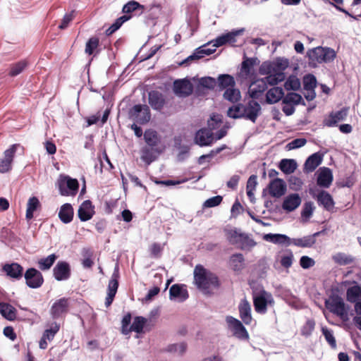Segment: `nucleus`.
Segmentation results:
<instances>
[{"mask_svg": "<svg viewBox=\"0 0 361 361\" xmlns=\"http://www.w3.org/2000/svg\"><path fill=\"white\" fill-rule=\"evenodd\" d=\"M348 112V109L345 107L337 111H332L329 118L324 120V125L327 127L335 126L338 122L345 119Z\"/></svg>", "mask_w": 361, "mask_h": 361, "instance_id": "nucleus-22", "label": "nucleus"}, {"mask_svg": "<svg viewBox=\"0 0 361 361\" xmlns=\"http://www.w3.org/2000/svg\"><path fill=\"white\" fill-rule=\"evenodd\" d=\"M212 43H214V40L197 48V54L202 56V58L213 54L216 51V47H214L213 44L212 45Z\"/></svg>", "mask_w": 361, "mask_h": 361, "instance_id": "nucleus-50", "label": "nucleus"}, {"mask_svg": "<svg viewBox=\"0 0 361 361\" xmlns=\"http://www.w3.org/2000/svg\"><path fill=\"white\" fill-rule=\"evenodd\" d=\"M27 66V63L25 60L13 63L11 66L8 75L11 77H16L20 74L26 68Z\"/></svg>", "mask_w": 361, "mask_h": 361, "instance_id": "nucleus-47", "label": "nucleus"}, {"mask_svg": "<svg viewBox=\"0 0 361 361\" xmlns=\"http://www.w3.org/2000/svg\"><path fill=\"white\" fill-rule=\"evenodd\" d=\"M18 146L19 145L14 144L4 152V158L0 159V173H4L11 170V163Z\"/></svg>", "mask_w": 361, "mask_h": 361, "instance_id": "nucleus-16", "label": "nucleus"}, {"mask_svg": "<svg viewBox=\"0 0 361 361\" xmlns=\"http://www.w3.org/2000/svg\"><path fill=\"white\" fill-rule=\"evenodd\" d=\"M223 197L220 195H216L207 199L204 203L203 207L206 208L214 207L218 206L222 202Z\"/></svg>", "mask_w": 361, "mask_h": 361, "instance_id": "nucleus-63", "label": "nucleus"}, {"mask_svg": "<svg viewBox=\"0 0 361 361\" xmlns=\"http://www.w3.org/2000/svg\"><path fill=\"white\" fill-rule=\"evenodd\" d=\"M147 320L145 317L137 316L134 318L133 322L131 324V329L133 330V331L140 334L142 332L143 327L146 323Z\"/></svg>", "mask_w": 361, "mask_h": 361, "instance_id": "nucleus-54", "label": "nucleus"}, {"mask_svg": "<svg viewBox=\"0 0 361 361\" xmlns=\"http://www.w3.org/2000/svg\"><path fill=\"white\" fill-rule=\"evenodd\" d=\"M58 256L56 254H51L47 257L38 260V268L42 271L49 270L57 259Z\"/></svg>", "mask_w": 361, "mask_h": 361, "instance_id": "nucleus-40", "label": "nucleus"}, {"mask_svg": "<svg viewBox=\"0 0 361 361\" xmlns=\"http://www.w3.org/2000/svg\"><path fill=\"white\" fill-rule=\"evenodd\" d=\"M200 85L204 88L214 90L217 86V81L212 77H203L200 80Z\"/></svg>", "mask_w": 361, "mask_h": 361, "instance_id": "nucleus-56", "label": "nucleus"}, {"mask_svg": "<svg viewBox=\"0 0 361 361\" xmlns=\"http://www.w3.org/2000/svg\"><path fill=\"white\" fill-rule=\"evenodd\" d=\"M346 300L354 305L361 302V287L358 285L349 287L346 290Z\"/></svg>", "mask_w": 361, "mask_h": 361, "instance_id": "nucleus-34", "label": "nucleus"}, {"mask_svg": "<svg viewBox=\"0 0 361 361\" xmlns=\"http://www.w3.org/2000/svg\"><path fill=\"white\" fill-rule=\"evenodd\" d=\"M229 267L237 274L241 273L245 269V257L241 253H235L231 255L228 259Z\"/></svg>", "mask_w": 361, "mask_h": 361, "instance_id": "nucleus-25", "label": "nucleus"}, {"mask_svg": "<svg viewBox=\"0 0 361 361\" xmlns=\"http://www.w3.org/2000/svg\"><path fill=\"white\" fill-rule=\"evenodd\" d=\"M325 232L324 230L316 232L312 235H306L300 238H293L290 240V244L300 247H311L316 243V238Z\"/></svg>", "mask_w": 361, "mask_h": 361, "instance_id": "nucleus-19", "label": "nucleus"}, {"mask_svg": "<svg viewBox=\"0 0 361 361\" xmlns=\"http://www.w3.org/2000/svg\"><path fill=\"white\" fill-rule=\"evenodd\" d=\"M145 6L136 1L132 0L126 3L122 8L123 13L130 15L133 12H138L139 14L143 13Z\"/></svg>", "mask_w": 361, "mask_h": 361, "instance_id": "nucleus-38", "label": "nucleus"}, {"mask_svg": "<svg viewBox=\"0 0 361 361\" xmlns=\"http://www.w3.org/2000/svg\"><path fill=\"white\" fill-rule=\"evenodd\" d=\"M148 99L151 107L157 111H161L166 103L163 94L157 90L149 92Z\"/></svg>", "mask_w": 361, "mask_h": 361, "instance_id": "nucleus-26", "label": "nucleus"}, {"mask_svg": "<svg viewBox=\"0 0 361 361\" xmlns=\"http://www.w3.org/2000/svg\"><path fill=\"white\" fill-rule=\"evenodd\" d=\"M317 86L316 77L312 74H307L303 78V89L305 90H314Z\"/></svg>", "mask_w": 361, "mask_h": 361, "instance_id": "nucleus-52", "label": "nucleus"}, {"mask_svg": "<svg viewBox=\"0 0 361 361\" xmlns=\"http://www.w3.org/2000/svg\"><path fill=\"white\" fill-rule=\"evenodd\" d=\"M255 63V59L253 58H246L243 60L241 64V71L245 73V74H249L252 67Z\"/></svg>", "mask_w": 361, "mask_h": 361, "instance_id": "nucleus-62", "label": "nucleus"}, {"mask_svg": "<svg viewBox=\"0 0 361 361\" xmlns=\"http://www.w3.org/2000/svg\"><path fill=\"white\" fill-rule=\"evenodd\" d=\"M240 248L243 250L250 251L256 245L255 240L246 233L240 234Z\"/></svg>", "mask_w": 361, "mask_h": 361, "instance_id": "nucleus-45", "label": "nucleus"}, {"mask_svg": "<svg viewBox=\"0 0 361 361\" xmlns=\"http://www.w3.org/2000/svg\"><path fill=\"white\" fill-rule=\"evenodd\" d=\"M322 331L327 343L331 348H335L336 347V341L334 336L333 331L326 327H322Z\"/></svg>", "mask_w": 361, "mask_h": 361, "instance_id": "nucleus-58", "label": "nucleus"}, {"mask_svg": "<svg viewBox=\"0 0 361 361\" xmlns=\"http://www.w3.org/2000/svg\"><path fill=\"white\" fill-rule=\"evenodd\" d=\"M68 299L62 298L57 300L51 306L50 314L53 319H59L68 310Z\"/></svg>", "mask_w": 361, "mask_h": 361, "instance_id": "nucleus-18", "label": "nucleus"}, {"mask_svg": "<svg viewBox=\"0 0 361 361\" xmlns=\"http://www.w3.org/2000/svg\"><path fill=\"white\" fill-rule=\"evenodd\" d=\"M145 142L150 147H155L159 142V138L156 130L152 129L146 130L144 133Z\"/></svg>", "mask_w": 361, "mask_h": 361, "instance_id": "nucleus-44", "label": "nucleus"}, {"mask_svg": "<svg viewBox=\"0 0 361 361\" xmlns=\"http://www.w3.org/2000/svg\"><path fill=\"white\" fill-rule=\"evenodd\" d=\"M310 193L317 200L319 206L322 207L328 212L333 211L335 202L332 196L327 191L321 190L316 195L310 190Z\"/></svg>", "mask_w": 361, "mask_h": 361, "instance_id": "nucleus-10", "label": "nucleus"}, {"mask_svg": "<svg viewBox=\"0 0 361 361\" xmlns=\"http://www.w3.org/2000/svg\"><path fill=\"white\" fill-rule=\"evenodd\" d=\"M189 297L188 290L183 288V285L173 284L169 290V298L171 300H177L179 302L186 300Z\"/></svg>", "mask_w": 361, "mask_h": 361, "instance_id": "nucleus-28", "label": "nucleus"}, {"mask_svg": "<svg viewBox=\"0 0 361 361\" xmlns=\"http://www.w3.org/2000/svg\"><path fill=\"white\" fill-rule=\"evenodd\" d=\"M82 255L84 257L82 261V267L85 269L91 268L94 264L92 259V252L91 249L85 247L82 250Z\"/></svg>", "mask_w": 361, "mask_h": 361, "instance_id": "nucleus-49", "label": "nucleus"}, {"mask_svg": "<svg viewBox=\"0 0 361 361\" xmlns=\"http://www.w3.org/2000/svg\"><path fill=\"white\" fill-rule=\"evenodd\" d=\"M141 159L149 164L154 160L152 149L148 147H145L142 149Z\"/></svg>", "mask_w": 361, "mask_h": 361, "instance_id": "nucleus-60", "label": "nucleus"}, {"mask_svg": "<svg viewBox=\"0 0 361 361\" xmlns=\"http://www.w3.org/2000/svg\"><path fill=\"white\" fill-rule=\"evenodd\" d=\"M224 98L232 103H236L240 101L241 98L240 92L235 87H232L225 90L224 93Z\"/></svg>", "mask_w": 361, "mask_h": 361, "instance_id": "nucleus-43", "label": "nucleus"}, {"mask_svg": "<svg viewBox=\"0 0 361 361\" xmlns=\"http://www.w3.org/2000/svg\"><path fill=\"white\" fill-rule=\"evenodd\" d=\"M315 327V322L312 319H309L306 321L305 324L302 326L300 334L302 336L309 337Z\"/></svg>", "mask_w": 361, "mask_h": 361, "instance_id": "nucleus-55", "label": "nucleus"}, {"mask_svg": "<svg viewBox=\"0 0 361 361\" xmlns=\"http://www.w3.org/2000/svg\"><path fill=\"white\" fill-rule=\"evenodd\" d=\"M269 190L272 197H280L286 193V184L283 179L276 178L270 182Z\"/></svg>", "mask_w": 361, "mask_h": 361, "instance_id": "nucleus-20", "label": "nucleus"}, {"mask_svg": "<svg viewBox=\"0 0 361 361\" xmlns=\"http://www.w3.org/2000/svg\"><path fill=\"white\" fill-rule=\"evenodd\" d=\"M263 239L266 241L277 245H290L291 238L285 234L280 233H267L264 234Z\"/></svg>", "mask_w": 361, "mask_h": 361, "instance_id": "nucleus-31", "label": "nucleus"}, {"mask_svg": "<svg viewBox=\"0 0 361 361\" xmlns=\"http://www.w3.org/2000/svg\"><path fill=\"white\" fill-rule=\"evenodd\" d=\"M274 303V300L272 295L264 290L253 295L254 307L259 314H265L267 311V306L269 305H272Z\"/></svg>", "mask_w": 361, "mask_h": 361, "instance_id": "nucleus-6", "label": "nucleus"}, {"mask_svg": "<svg viewBox=\"0 0 361 361\" xmlns=\"http://www.w3.org/2000/svg\"><path fill=\"white\" fill-rule=\"evenodd\" d=\"M317 184L324 188H329L333 181V173L328 167H322L318 171Z\"/></svg>", "mask_w": 361, "mask_h": 361, "instance_id": "nucleus-17", "label": "nucleus"}, {"mask_svg": "<svg viewBox=\"0 0 361 361\" xmlns=\"http://www.w3.org/2000/svg\"><path fill=\"white\" fill-rule=\"evenodd\" d=\"M26 285L30 288H39L44 283L42 274L35 268H29L23 274Z\"/></svg>", "mask_w": 361, "mask_h": 361, "instance_id": "nucleus-8", "label": "nucleus"}, {"mask_svg": "<svg viewBox=\"0 0 361 361\" xmlns=\"http://www.w3.org/2000/svg\"><path fill=\"white\" fill-rule=\"evenodd\" d=\"M288 183L290 188L293 190H300L303 185L302 180L300 178L294 176L289 178Z\"/></svg>", "mask_w": 361, "mask_h": 361, "instance_id": "nucleus-61", "label": "nucleus"}, {"mask_svg": "<svg viewBox=\"0 0 361 361\" xmlns=\"http://www.w3.org/2000/svg\"><path fill=\"white\" fill-rule=\"evenodd\" d=\"M261 111L262 108L260 104L252 99L244 105V114L243 118L251 121L252 123H255L258 116L261 114Z\"/></svg>", "mask_w": 361, "mask_h": 361, "instance_id": "nucleus-13", "label": "nucleus"}, {"mask_svg": "<svg viewBox=\"0 0 361 361\" xmlns=\"http://www.w3.org/2000/svg\"><path fill=\"white\" fill-rule=\"evenodd\" d=\"M282 102L284 104H302L305 105V102H304L302 96L295 92H288L282 99Z\"/></svg>", "mask_w": 361, "mask_h": 361, "instance_id": "nucleus-39", "label": "nucleus"}, {"mask_svg": "<svg viewBox=\"0 0 361 361\" xmlns=\"http://www.w3.org/2000/svg\"><path fill=\"white\" fill-rule=\"evenodd\" d=\"M267 88L268 86L263 78L258 79L252 82L249 87L248 92L250 97L253 99H257L262 95Z\"/></svg>", "mask_w": 361, "mask_h": 361, "instance_id": "nucleus-23", "label": "nucleus"}, {"mask_svg": "<svg viewBox=\"0 0 361 361\" xmlns=\"http://www.w3.org/2000/svg\"><path fill=\"white\" fill-rule=\"evenodd\" d=\"M216 81L219 90H224L235 86L234 78L229 74L219 75Z\"/></svg>", "mask_w": 361, "mask_h": 361, "instance_id": "nucleus-33", "label": "nucleus"}, {"mask_svg": "<svg viewBox=\"0 0 361 361\" xmlns=\"http://www.w3.org/2000/svg\"><path fill=\"white\" fill-rule=\"evenodd\" d=\"M238 310L242 321L247 325L250 324L252 319L251 315V306L245 298L241 300L238 305Z\"/></svg>", "mask_w": 361, "mask_h": 361, "instance_id": "nucleus-30", "label": "nucleus"}, {"mask_svg": "<svg viewBox=\"0 0 361 361\" xmlns=\"http://www.w3.org/2000/svg\"><path fill=\"white\" fill-rule=\"evenodd\" d=\"M194 281L197 288L204 294H210V287L218 288L220 283L218 276L206 269L202 265L197 264L194 269Z\"/></svg>", "mask_w": 361, "mask_h": 361, "instance_id": "nucleus-1", "label": "nucleus"}, {"mask_svg": "<svg viewBox=\"0 0 361 361\" xmlns=\"http://www.w3.org/2000/svg\"><path fill=\"white\" fill-rule=\"evenodd\" d=\"M94 213V207L89 200H85L78 210V216L81 221H87L91 219Z\"/></svg>", "mask_w": 361, "mask_h": 361, "instance_id": "nucleus-21", "label": "nucleus"}, {"mask_svg": "<svg viewBox=\"0 0 361 361\" xmlns=\"http://www.w3.org/2000/svg\"><path fill=\"white\" fill-rule=\"evenodd\" d=\"M286 252L287 254L281 257L280 263L283 267L288 269L293 264L294 257L291 250H288Z\"/></svg>", "mask_w": 361, "mask_h": 361, "instance_id": "nucleus-57", "label": "nucleus"}, {"mask_svg": "<svg viewBox=\"0 0 361 361\" xmlns=\"http://www.w3.org/2000/svg\"><path fill=\"white\" fill-rule=\"evenodd\" d=\"M0 313L6 319L13 321L16 318V309L6 302H0Z\"/></svg>", "mask_w": 361, "mask_h": 361, "instance_id": "nucleus-36", "label": "nucleus"}, {"mask_svg": "<svg viewBox=\"0 0 361 361\" xmlns=\"http://www.w3.org/2000/svg\"><path fill=\"white\" fill-rule=\"evenodd\" d=\"M244 104H237L231 106L227 111V115L228 117L236 119L241 118L244 114Z\"/></svg>", "mask_w": 361, "mask_h": 361, "instance_id": "nucleus-46", "label": "nucleus"}, {"mask_svg": "<svg viewBox=\"0 0 361 361\" xmlns=\"http://www.w3.org/2000/svg\"><path fill=\"white\" fill-rule=\"evenodd\" d=\"M187 348V343L185 342H181L169 345L166 350L170 353H177L182 355L186 352Z\"/></svg>", "mask_w": 361, "mask_h": 361, "instance_id": "nucleus-48", "label": "nucleus"}, {"mask_svg": "<svg viewBox=\"0 0 361 361\" xmlns=\"http://www.w3.org/2000/svg\"><path fill=\"white\" fill-rule=\"evenodd\" d=\"M302 200L298 193H292L287 195L283 202L282 208L287 212L296 209L301 204Z\"/></svg>", "mask_w": 361, "mask_h": 361, "instance_id": "nucleus-24", "label": "nucleus"}, {"mask_svg": "<svg viewBox=\"0 0 361 361\" xmlns=\"http://www.w3.org/2000/svg\"><path fill=\"white\" fill-rule=\"evenodd\" d=\"M129 117L139 124H145L151 118L149 108L147 105L136 104L130 109Z\"/></svg>", "mask_w": 361, "mask_h": 361, "instance_id": "nucleus-7", "label": "nucleus"}, {"mask_svg": "<svg viewBox=\"0 0 361 361\" xmlns=\"http://www.w3.org/2000/svg\"><path fill=\"white\" fill-rule=\"evenodd\" d=\"M228 328L231 330L234 336L240 339H247L248 333L242 322L232 316L226 318Z\"/></svg>", "mask_w": 361, "mask_h": 361, "instance_id": "nucleus-9", "label": "nucleus"}, {"mask_svg": "<svg viewBox=\"0 0 361 361\" xmlns=\"http://www.w3.org/2000/svg\"><path fill=\"white\" fill-rule=\"evenodd\" d=\"M284 92L282 87H273L266 94V102L269 104H275L283 99Z\"/></svg>", "mask_w": 361, "mask_h": 361, "instance_id": "nucleus-32", "label": "nucleus"}, {"mask_svg": "<svg viewBox=\"0 0 361 361\" xmlns=\"http://www.w3.org/2000/svg\"><path fill=\"white\" fill-rule=\"evenodd\" d=\"M41 207L39 199L35 197H31L28 199L27 203V209L25 214V219L27 221H30L34 216V212Z\"/></svg>", "mask_w": 361, "mask_h": 361, "instance_id": "nucleus-35", "label": "nucleus"}, {"mask_svg": "<svg viewBox=\"0 0 361 361\" xmlns=\"http://www.w3.org/2000/svg\"><path fill=\"white\" fill-rule=\"evenodd\" d=\"M314 264L315 261L308 256L304 255L300 259V265L304 269H310L314 266Z\"/></svg>", "mask_w": 361, "mask_h": 361, "instance_id": "nucleus-64", "label": "nucleus"}, {"mask_svg": "<svg viewBox=\"0 0 361 361\" xmlns=\"http://www.w3.org/2000/svg\"><path fill=\"white\" fill-rule=\"evenodd\" d=\"M174 93L180 97H186L190 95L193 92V86L188 79L176 80L173 82Z\"/></svg>", "mask_w": 361, "mask_h": 361, "instance_id": "nucleus-14", "label": "nucleus"}, {"mask_svg": "<svg viewBox=\"0 0 361 361\" xmlns=\"http://www.w3.org/2000/svg\"><path fill=\"white\" fill-rule=\"evenodd\" d=\"M99 44V39L97 37H92L89 39L85 45V53L88 55L93 54Z\"/></svg>", "mask_w": 361, "mask_h": 361, "instance_id": "nucleus-53", "label": "nucleus"}, {"mask_svg": "<svg viewBox=\"0 0 361 361\" xmlns=\"http://www.w3.org/2000/svg\"><path fill=\"white\" fill-rule=\"evenodd\" d=\"M284 87L288 91L298 90L300 87V81L296 76L290 75L285 82Z\"/></svg>", "mask_w": 361, "mask_h": 361, "instance_id": "nucleus-51", "label": "nucleus"}, {"mask_svg": "<svg viewBox=\"0 0 361 361\" xmlns=\"http://www.w3.org/2000/svg\"><path fill=\"white\" fill-rule=\"evenodd\" d=\"M71 275V266L66 261H59L53 269V276L58 281H67Z\"/></svg>", "mask_w": 361, "mask_h": 361, "instance_id": "nucleus-12", "label": "nucleus"}, {"mask_svg": "<svg viewBox=\"0 0 361 361\" xmlns=\"http://www.w3.org/2000/svg\"><path fill=\"white\" fill-rule=\"evenodd\" d=\"M221 119L217 116H212L211 120L208 121V125L211 128H202L198 130L194 137V143L200 147L211 146L214 142L212 129H215Z\"/></svg>", "mask_w": 361, "mask_h": 361, "instance_id": "nucleus-2", "label": "nucleus"}, {"mask_svg": "<svg viewBox=\"0 0 361 361\" xmlns=\"http://www.w3.org/2000/svg\"><path fill=\"white\" fill-rule=\"evenodd\" d=\"M59 191L62 196H75L79 189L78 180L69 176L61 174L56 182Z\"/></svg>", "mask_w": 361, "mask_h": 361, "instance_id": "nucleus-4", "label": "nucleus"}, {"mask_svg": "<svg viewBox=\"0 0 361 361\" xmlns=\"http://www.w3.org/2000/svg\"><path fill=\"white\" fill-rule=\"evenodd\" d=\"M333 260L335 263L341 266H345L353 263L355 260V258L350 255H347L343 252H338L333 255Z\"/></svg>", "mask_w": 361, "mask_h": 361, "instance_id": "nucleus-42", "label": "nucleus"}, {"mask_svg": "<svg viewBox=\"0 0 361 361\" xmlns=\"http://www.w3.org/2000/svg\"><path fill=\"white\" fill-rule=\"evenodd\" d=\"M326 308L333 314L339 317L343 321L348 319V306H346L343 298L339 295H333L326 300Z\"/></svg>", "mask_w": 361, "mask_h": 361, "instance_id": "nucleus-5", "label": "nucleus"}, {"mask_svg": "<svg viewBox=\"0 0 361 361\" xmlns=\"http://www.w3.org/2000/svg\"><path fill=\"white\" fill-rule=\"evenodd\" d=\"M58 216L61 222L68 224L73 221L74 209L71 204L65 203L59 209Z\"/></svg>", "mask_w": 361, "mask_h": 361, "instance_id": "nucleus-29", "label": "nucleus"}, {"mask_svg": "<svg viewBox=\"0 0 361 361\" xmlns=\"http://www.w3.org/2000/svg\"><path fill=\"white\" fill-rule=\"evenodd\" d=\"M323 160V155L319 152L311 154L304 164L303 171L306 173L313 172L320 165Z\"/></svg>", "mask_w": 361, "mask_h": 361, "instance_id": "nucleus-27", "label": "nucleus"}, {"mask_svg": "<svg viewBox=\"0 0 361 361\" xmlns=\"http://www.w3.org/2000/svg\"><path fill=\"white\" fill-rule=\"evenodd\" d=\"M307 56L310 63L314 67L317 63H327L333 61L336 56V53L330 47H317L308 50Z\"/></svg>", "mask_w": 361, "mask_h": 361, "instance_id": "nucleus-3", "label": "nucleus"}, {"mask_svg": "<svg viewBox=\"0 0 361 361\" xmlns=\"http://www.w3.org/2000/svg\"><path fill=\"white\" fill-rule=\"evenodd\" d=\"M244 31V28H240L233 30L229 32L221 35L214 40L213 47H219L226 44H231L234 46V44L236 42V37L243 35Z\"/></svg>", "mask_w": 361, "mask_h": 361, "instance_id": "nucleus-11", "label": "nucleus"}, {"mask_svg": "<svg viewBox=\"0 0 361 361\" xmlns=\"http://www.w3.org/2000/svg\"><path fill=\"white\" fill-rule=\"evenodd\" d=\"M118 279H119V271H118V266L116 265L111 279L109 280L108 285V293L116 294L118 288Z\"/></svg>", "mask_w": 361, "mask_h": 361, "instance_id": "nucleus-41", "label": "nucleus"}, {"mask_svg": "<svg viewBox=\"0 0 361 361\" xmlns=\"http://www.w3.org/2000/svg\"><path fill=\"white\" fill-rule=\"evenodd\" d=\"M2 271L13 280H20L23 276L24 269L17 262L6 263L2 267Z\"/></svg>", "mask_w": 361, "mask_h": 361, "instance_id": "nucleus-15", "label": "nucleus"}, {"mask_svg": "<svg viewBox=\"0 0 361 361\" xmlns=\"http://www.w3.org/2000/svg\"><path fill=\"white\" fill-rule=\"evenodd\" d=\"M298 164L295 159H283L279 164V168L285 174H290L297 169Z\"/></svg>", "mask_w": 361, "mask_h": 361, "instance_id": "nucleus-37", "label": "nucleus"}, {"mask_svg": "<svg viewBox=\"0 0 361 361\" xmlns=\"http://www.w3.org/2000/svg\"><path fill=\"white\" fill-rule=\"evenodd\" d=\"M315 209L312 202H307L304 204L302 210L301 212V216L305 219H310Z\"/></svg>", "mask_w": 361, "mask_h": 361, "instance_id": "nucleus-59", "label": "nucleus"}]
</instances>
